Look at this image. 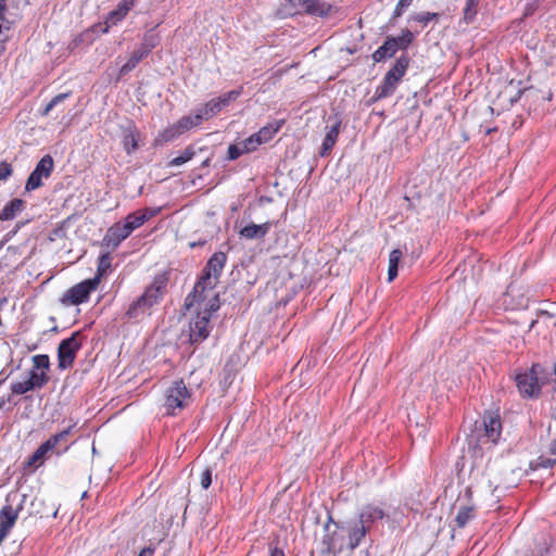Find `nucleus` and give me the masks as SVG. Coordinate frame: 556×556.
Listing matches in <instances>:
<instances>
[{"label": "nucleus", "mask_w": 556, "mask_h": 556, "mask_svg": "<svg viewBox=\"0 0 556 556\" xmlns=\"http://www.w3.org/2000/svg\"><path fill=\"white\" fill-rule=\"evenodd\" d=\"M167 282L168 277L165 273L156 275L144 292L129 306L126 316L129 319H139L149 314L150 308L163 298Z\"/></svg>", "instance_id": "nucleus-1"}, {"label": "nucleus", "mask_w": 556, "mask_h": 556, "mask_svg": "<svg viewBox=\"0 0 556 556\" xmlns=\"http://www.w3.org/2000/svg\"><path fill=\"white\" fill-rule=\"evenodd\" d=\"M226 260L227 256L223 252L213 254L205 266L203 276L194 286L195 296H200V299H202V294L205 291L212 292V290L215 289L218 278L225 266Z\"/></svg>", "instance_id": "nucleus-2"}, {"label": "nucleus", "mask_w": 556, "mask_h": 556, "mask_svg": "<svg viewBox=\"0 0 556 556\" xmlns=\"http://www.w3.org/2000/svg\"><path fill=\"white\" fill-rule=\"evenodd\" d=\"M192 401L191 391L182 380L174 381L165 391L163 407L167 415L175 416Z\"/></svg>", "instance_id": "nucleus-3"}, {"label": "nucleus", "mask_w": 556, "mask_h": 556, "mask_svg": "<svg viewBox=\"0 0 556 556\" xmlns=\"http://www.w3.org/2000/svg\"><path fill=\"white\" fill-rule=\"evenodd\" d=\"M409 64L407 55H401L386 74L382 84L377 88L376 93L378 98H387L391 96L402 77L405 75Z\"/></svg>", "instance_id": "nucleus-4"}, {"label": "nucleus", "mask_w": 556, "mask_h": 556, "mask_svg": "<svg viewBox=\"0 0 556 556\" xmlns=\"http://www.w3.org/2000/svg\"><path fill=\"white\" fill-rule=\"evenodd\" d=\"M543 368L534 364L528 371L516 376V384L523 397H536L540 394V375Z\"/></svg>", "instance_id": "nucleus-5"}, {"label": "nucleus", "mask_w": 556, "mask_h": 556, "mask_svg": "<svg viewBox=\"0 0 556 556\" xmlns=\"http://www.w3.org/2000/svg\"><path fill=\"white\" fill-rule=\"evenodd\" d=\"M99 277L87 279L68 289L61 301L65 305H78L88 300L89 294L97 289Z\"/></svg>", "instance_id": "nucleus-6"}, {"label": "nucleus", "mask_w": 556, "mask_h": 556, "mask_svg": "<svg viewBox=\"0 0 556 556\" xmlns=\"http://www.w3.org/2000/svg\"><path fill=\"white\" fill-rule=\"evenodd\" d=\"M79 332H74L70 338L61 341L58 348L59 367L66 369L71 367L75 361L76 353L80 349Z\"/></svg>", "instance_id": "nucleus-7"}, {"label": "nucleus", "mask_w": 556, "mask_h": 556, "mask_svg": "<svg viewBox=\"0 0 556 556\" xmlns=\"http://www.w3.org/2000/svg\"><path fill=\"white\" fill-rule=\"evenodd\" d=\"M54 168V162L51 155L47 154L40 159L35 169L30 173L26 185V191H33L42 186V179L49 178Z\"/></svg>", "instance_id": "nucleus-8"}, {"label": "nucleus", "mask_w": 556, "mask_h": 556, "mask_svg": "<svg viewBox=\"0 0 556 556\" xmlns=\"http://www.w3.org/2000/svg\"><path fill=\"white\" fill-rule=\"evenodd\" d=\"M483 434L479 438L482 444H495L502 432V424L497 413H486L483 416L482 424Z\"/></svg>", "instance_id": "nucleus-9"}, {"label": "nucleus", "mask_w": 556, "mask_h": 556, "mask_svg": "<svg viewBox=\"0 0 556 556\" xmlns=\"http://www.w3.org/2000/svg\"><path fill=\"white\" fill-rule=\"evenodd\" d=\"M186 305L188 307L195 305L198 312H207L211 314L219 307L218 294L213 289L212 292L205 291L202 294V299H200V296L194 295L193 291L192 294L187 296Z\"/></svg>", "instance_id": "nucleus-10"}, {"label": "nucleus", "mask_w": 556, "mask_h": 556, "mask_svg": "<svg viewBox=\"0 0 556 556\" xmlns=\"http://www.w3.org/2000/svg\"><path fill=\"white\" fill-rule=\"evenodd\" d=\"M190 341L192 343L203 341L210 333V313L198 312L190 320Z\"/></svg>", "instance_id": "nucleus-11"}, {"label": "nucleus", "mask_w": 556, "mask_h": 556, "mask_svg": "<svg viewBox=\"0 0 556 556\" xmlns=\"http://www.w3.org/2000/svg\"><path fill=\"white\" fill-rule=\"evenodd\" d=\"M282 121H275L262 127L256 134H253L247 139V144H255V149L265 142H268L282 126Z\"/></svg>", "instance_id": "nucleus-12"}, {"label": "nucleus", "mask_w": 556, "mask_h": 556, "mask_svg": "<svg viewBox=\"0 0 556 556\" xmlns=\"http://www.w3.org/2000/svg\"><path fill=\"white\" fill-rule=\"evenodd\" d=\"M346 532L349 538L346 547L353 551L361 544L368 529L356 519L348 523Z\"/></svg>", "instance_id": "nucleus-13"}, {"label": "nucleus", "mask_w": 556, "mask_h": 556, "mask_svg": "<svg viewBox=\"0 0 556 556\" xmlns=\"http://www.w3.org/2000/svg\"><path fill=\"white\" fill-rule=\"evenodd\" d=\"M130 233L131 231L127 229L125 223H116L108 229L104 241L109 247L116 248L122 241L128 238Z\"/></svg>", "instance_id": "nucleus-14"}, {"label": "nucleus", "mask_w": 556, "mask_h": 556, "mask_svg": "<svg viewBox=\"0 0 556 556\" xmlns=\"http://www.w3.org/2000/svg\"><path fill=\"white\" fill-rule=\"evenodd\" d=\"M341 121L337 117L333 118V122L331 125L326 126V136L324 138L321 149L319 154L321 156H326L330 153L333 146L337 142L339 131H340Z\"/></svg>", "instance_id": "nucleus-15"}, {"label": "nucleus", "mask_w": 556, "mask_h": 556, "mask_svg": "<svg viewBox=\"0 0 556 556\" xmlns=\"http://www.w3.org/2000/svg\"><path fill=\"white\" fill-rule=\"evenodd\" d=\"M326 534L321 540V549L323 554H338L343 551L344 542L342 538L336 535V533H329V523L325 526Z\"/></svg>", "instance_id": "nucleus-16"}, {"label": "nucleus", "mask_w": 556, "mask_h": 556, "mask_svg": "<svg viewBox=\"0 0 556 556\" xmlns=\"http://www.w3.org/2000/svg\"><path fill=\"white\" fill-rule=\"evenodd\" d=\"M386 516L382 508L375 506V505H366L362 508L358 520L368 529L370 530L371 526L378 521L383 519Z\"/></svg>", "instance_id": "nucleus-17"}, {"label": "nucleus", "mask_w": 556, "mask_h": 556, "mask_svg": "<svg viewBox=\"0 0 556 556\" xmlns=\"http://www.w3.org/2000/svg\"><path fill=\"white\" fill-rule=\"evenodd\" d=\"M304 10L312 15L327 16L333 7L324 0H298Z\"/></svg>", "instance_id": "nucleus-18"}, {"label": "nucleus", "mask_w": 556, "mask_h": 556, "mask_svg": "<svg viewBox=\"0 0 556 556\" xmlns=\"http://www.w3.org/2000/svg\"><path fill=\"white\" fill-rule=\"evenodd\" d=\"M18 516V509L11 505H4L0 510V532L5 536L9 530L14 526Z\"/></svg>", "instance_id": "nucleus-19"}, {"label": "nucleus", "mask_w": 556, "mask_h": 556, "mask_svg": "<svg viewBox=\"0 0 556 556\" xmlns=\"http://www.w3.org/2000/svg\"><path fill=\"white\" fill-rule=\"evenodd\" d=\"M400 45L399 40H395L394 37L388 38L384 43L372 53L374 61L381 62L388 58H392L400 49Z\"/></svg>", "instance_id": "nucleus-20"}, {"label": "nucleus", "mask_w": 556, "mask_h": 556, "mask_svg": "<svg viewBox=\"0 0 556 556\" xmlns=\"http://www.w3.org/2000/svg\"><path fill=\"white\" fill-rule=\"evenodd\" d=\"M270 226V223L250 224L240 230V236L248 240L262 239L268 233Z\"/></svg>", "instance_id": "nucleus-21"}, {"label": "nucleus", "mask_w": 556, "mask_h": 556, "mask_svg": "<svg viewBox=\"0 0 556 556\" xmlns=\"http://www.w3.org/2000/svg\"><path fill=\"white\" fill-rule=\"evenodd\" d=\"M73 426H68L64 430L60 431L59 433L51 435L47 441L52 446L53 450H55L56 454H61L62 452H65L68 450V442L67 438L71 434Z\"/></svg>", "instance_id": "nucleus-22"}, {"label": "nucleus", "mask_w": 556, "mask_h": 556, "mask_svg": "<svg viewBox=\"0 0 556 556\" xmlns=\"http://www.w3.org/2000/svg\"><path fill=\"white\" fill-rule=\"evenodd\" d=\"M52 453H55V450L52 448V446L49 444L48 441H45L34 452V454L29 458L28 464L38 467V466L42 465L45 463V460L48 459Z\"/></svg>", "instance_id": "nucleus-23"}, {"label": "nucleus", "mask_w": 556, "mask_h": 556, "mask_svg": "<svg viewBox=\"0 0 556 556\" xmlns=\"http://www.w3.org/2000/svg\"><path fill=\"white\" fill-rule=\"evenodd\" d=\"M25 203L21 199H13L0 212V220H11L23 211Z\"/></svg>", "instance_id": "nucleus-24"}, {"label": "nucleus", "mask_w": 556, "mask_h": 556, "mask_svg": "<svg viewBox=\"0 0 556 556\" xmlns=\"http://www.w3.org/2000/svg\"><path fill=\"white\" fill-rule=\"evenodd\" d=\"M202 117L199 115L198 111L194 112L193 115L184 116L176 122V125L179 131L182 134L191 130L192 128L199 126L202 123Z\"/></svg>", "instance_id": "nucleus-25"}, {"label": "nucleus", "mask_w": 556, "mask_h": 556, "mask_svg": "<svg viewBox=\"0 0 556 556\" xmlns=\"http://www.w3.org/2000/svg\"><path fill=\"white\" fill-rule=\"evenodd\" d=\"M181 135L179 131L176 123L173 125H169L165 129L159 132V135L155 138L156 144H164L166 142L173 141L176 138H178Z\"/></svg>", "instance_id": "nucleus-26"}, {"label": "nucleus", "mask_w": 556, "mask_h": 556, "mask_svg": "<svg viewBox=\"0 0 556 556\" xmlns=\"http://www.w3.org/2000/svg\"><path fill=\"white\" fill-rule=\"evenodd\" d=\"M144 56H147V51H142L140 48L132 51L128 61L121 67L119 74L123 76L132 71Z\"/></svg>", "instance_id": "nucleus-27"}, {"label": "nucleus", "mask_w": 556, "mask_h": 556, "mask_svg": "<svg viewBox=\"0 0 556 556\" xmlns=\"http://www.w3.org/2000/svg\"><path fill=\"white\" fill-rule=\"evenodd\" d=\"M220 102L217 99H213L205 103L202 108L198 109L199 115H201L202 121L208 119L212 116L216 115L222 110Z\"/></svg>", "instance_id": "nucleus-28"}, {"label": "nucleus", "mask_w": 556, "mask_h": 556, "mask_svg": "<svg viewBox=\"0 0 556 556\" xmlns=\"http://www.w3.org/2000/svg\"><path fill=\"white\" fill-rule=\"evenodd\" d=\"M255 150V144H252L250 143L249 146L247 144V139L240 143V146L238 144H230L229 148H228V159L229 160H236L238 159L241 154L245 153V152H251Z\"/></svg>", "instance_id": "nucleus-29"}, {"label": "nucleus", "mask_w": 556, "mask_h": 556, "mask_svg": "<svg viewBox=\"0 0 556 556\" xmlns=\"http://www.w3.org/2000/svg\"><path fill=\"white\" fill-rule=\"evenodd\" d=\"M402 257V252L397 249L393 250L389 255L388 280L392 281L397 276V266Z\"/></svg>", "instance_id": "nucleus-30"}, {"label": "nucleus", "mask_w": 556, "mask_h": 556, "mask_svg": "<svg viewBox=\"0 0 556 556\" xmlns=\"http://www.w3.org/2000/svg\"><path fill=\"white\" fill-rule=\"evenodd\" d=\"M475 517V510L471 506L459 507L455 521L459 528H464Z\"/></svg>", "instance_id": "nucleus-31"}, {"label": "nucleus", "mask_w": 556, "mask_h": 556, "mask_svg": "<svg viewBox=\"0 0 556 556\" xmlns=\"http://www.w3.org/2000/svg\"><path fill=\"white\" fill-rule=\"evenodd\" d=\"M27 379H28L29 383H34L35 389H41L43 386H46L48 383L49 376L47 372L31 369L29 371V376Z\"/></svg>", "instance_id": "nucleus-32"}, {"label": "nucleus", "mask_w": 556, "mask_h": 556, "mask_svg": "<svg viewBox=\"0 0 556 556\" xmlns=\"http://www.w3.org/2000/svg\"><path fill=\"white\" fill-rule=\"evenodd\" d=\"M124 223L127 225V229H129L132 232L134 230L141 227L146 222L144 216L140 215V213L136 211L131 214H128Z\"/></svg>", "instance_id": "nucleus-33"}, {"label": "nucleus", "mask_w": 556, "mask_h": 556, "mask_svg": "<svg viewBox=\"0 0 556 556\" xmlns=\"http://www.w3.org/2000/svg\"><path fill=\"white\" fill-rule=\"evenodd\" d=\"M50 367L49 356L46 354H38L33 356V369L48 374Z\"/></svg>", "instance_id": "nucleus-34"}, {"label": "nucleus", "mask_w": 556, "mask_h": 556, "mask_svg": "<svg viewBox=\"0 0 556 556\" xmlns=\"http://www.w3.org/2000/svg\"><path fill=\"white\" fill-rule=\"evenodd\" d=\"M193 155H194V150H193V148H192V147H188V148H186V149L184 150V152H182L180 155H178V156L174 157V159L168 163V165H169V166H180V165H182V164L187 163L188 161H190V160L193 157Z\"/></svg>", "instance_id": "nucleus-35"}, {"label": "nucleus", "mask_w": 556, "mask_h": 556, "mask_svg": "<svg viewBox=\"0 0 556 556\" xmlns=\"http://www.w3.org/2000/svg\"><path fill=\"white\" fill-rule=\"evenodd\" d=\"M35 390L34 383H29L28 379L12 383L11 391L13 394L21 395L28 391Z\"/></svg>", "instance_id": "nucleus-36"}, {"label": "nucleus", "mask_w": 556, "mask_h": 556, "mask_svg": "<svg viewBox=\"0 0 556 556\" xmlns=\"http://www.w3.org/2000/svg\"><path fill=\"white\" fill-rule=\"evenodd\" d=\"M11 24L9 21L0 22V55L5 49V43L10 37Z\"/></svg>", "instance_id": "nucleus-37"}, {"label": "nucleus", "mask_w": 556, "mask_h": 556, "mask_svg": "<svg viewBox=\"0 0 556 556\" xmlns=\"http://www.w3.org/2000/svg\"><path fill=\"white\" fill-rule=\"evenodd\" d=\"M479 1L480 0H466V7L464 9V18L467 23H470L475 18Z\"/></svg>", "instance_id": "nucleus-38"}, {"label": "nucleus", "mask_w": 556, "mask_h": 556, "mask_svg": "<svg viewBox=\"0 0 556 556\" xmlns=\"http://www.w3.org/2000/svg\"><path fill=\"white\" fill-rule=\"evenodd\" d=\"M157 42H159L157 36L152 33H149V34H146V36L143 38V42L141 43V46L139 48L142 51H147V55H148L151 52V50L157 45Z\"/></svg>", "instance_id": "nucleus-39"}, {"label": "nucleus", "mask_w": 556, "mask_h": 556, "mask_svg": "<svg viewBox=\"0 0 556 556\" xmlns=\"http://www.w3.org/2000/svg\"><path fill=\"white\" fill-rule=\"evenodd\" d=\"M70 94H71L70 92H63V93H59L55 97H53L51 99V101L46 105L42 114L48 115L56 105H59L65 99H67L70 97Z\"/></svg>", "instance_id": "nucleus-40"}, {"label": "nucleus", "mask_w": 556, "mask_h": 556, "mask_svg": "<svg viewBox=\"0 0 556 556\" xmlns=\"http://www.w3.org/2000/svg\"><path fill=\"white\" fill-rule=\"evenodd\" d=\"M123 143L127 153H130L137 149V139L131 131H128L124 135Z\"/></svg>", "instance_id": "nucleus-41"}, {"label": "nucleus", "mask_w": 556, "mask_h": 556, "mask_svg": "<svg viewBox=\"0 0 556 556\" xmlns=\"http://www.w3.org/2000/svg\"><path fill=\"white\" fill-rule=\"evenodd\" d=\"M111 267V256L109 254H103L99 258L98 264V275L96 277H101L106 273V270Z\"/></svg>", "instance_id": "nucleus-42"}, {"label": "nucleus", "mask_w": 556, "mask_h": 556, "mask_svg": "<svg viewBox=\"0 0 556 556\" xmlns=\"http://www.w3.org/2000/svg\"><path fill=\"white\" fill-rule=\"evenodd\" d=\"M240 96L239 90H231L226 92L225 94L217 98L218 102H220L222 108L228 105L231 101L236 100Z\"/></svg>", "instance_id": "nucleus-43"}, {"label": "nucleus", "mask_w": 556, "mask_h": 556, "mask_svg": "<svg viewBox=\"0 0 556 556\" xmlns=\"http://www.w3.org/2000/svg\"><path fill=\"white\" fill-rule=\"evenodd\" d=\"M437 13H430V12H422L414 16V20L422 23L424 25H427L429 22H431L433 18H437Z\"/></svg>", "instance_id": "nucleus-44"}, {"label": "nucleus", "mask_w": 556, "mask_h": 556, "mask_svg": "<svg viewBox=\"0 0 556 556\" xmlns=\"http://www.w3.org/2000/svg\"><path fill=\"white\" fill-rule=\"evenodd\" d=\"M200 483L203 489H207L212 483V471L206 468L202 471L200 477Z\"/></svg>", "instance_id": "nucleus-45"}, {"label": "nucleus", "mask_w": 556, "mask_h": 556, "mask_svg": "<svg viewBox=\"0 0 556 556\" xmlns=\"http://www.w3.org/2000/svg\"><path fill=\"white\" fill-rule=\"evenodd\" d=\"M138 212L140 215L144 216V222H147L150 218L156 216L161 212V207H146L143 210H139Z\"/></svg>", "instance_id": "nucleus-46"}, {"label": "nucleus", "mask_w": 556, "mask_h": 556, "mask_svg": "<svg viewBox=\"0 0 556 556\" xmlns=\"http://www.w3.org/2000/svg\"><path fill=\"white\" fill-rule=\"evenodd\" d=\"M12 175V166L7 162H0V180H7Z\"/></svg>", "instance_id": "nucleus-47"}, {"label": "nucleus", "mask_w": 556, "mask_h": 556, "mask_svg": "<svg viewBox=\"0 0 556 556\" xmlns=\"http://www.w3.org/2000/svg\"><path fill=\"white\" fill-rule=\"evenodd\" d=\"M126 15L118 11L117 9L110 13L106 23L110 25H115L119 21H122Z\"/></svg>", "instance_id": "nucleus-48"}, {"label": "nucleus", "mask_w": 556, "mask_h": 556, "mask_svg": "<svg viewBox=\"0 0 556 556\" xmlns=\"http://www.w3.org/2000/svg\"><path fill=\"white\" fill-rule=\"evenodd\" d=\"M126 15L118 11L117 9L110 13L106 23L110 25H115L119 21H122Z\"/></svg>", "instance_id": "nucleus-49"}, {"label": "nucleus", "mask_w": 556, "mask_h": 556, "mask_svg": "<svg viewBox=\"0 0 556 556\" xmlns=\"http://www.w3.org/2000/svg\"><path fill=\"white\" fill-rule=\"evenodd\" d=\"M413 0H400L395 7L393 16L399 17L403 14L405 8L409 7Z\"/></svg>", "instance_id": "nucleus-50"}, {"label": "nucleus", "mask_w": 556, "mask_h": 556, "mask_svg": "<svg viewBox=\"0 0 556 556\" xmlns=\"http://www.w3.org/2000/svg\"><path fill=\"white\" fill-rule=\"evenodd\" d=\"M412 39L413 35L410 31H406L403 36L395 38V40H399L401 43L400 49L406 48L410 43Z\"/></svg>", "instance_id": "nucleus-51"}, {"label": "nucleus", "mask_w": 556, "mask_h": 556, "mask_svg": "<svg viewBox=\"0 0 556 556\" xmlns=\"http://www.w3.org/2000/svg\"><path fill=\"white\" fill-rule=\"evenodd\" d=\"M134 4V0H124L117 8L118 11L124 13V15H127L128 11Z\"/></svg>", "instance_id": "nucleus-52"}, {"label": "nucleus", "mask_w": 556, "mask_h": 556, "mask_svg": "<svg viewBox=\"0 0 556 556\" xmlns=\"http://www.w3.org/2000/svg\"><path fill=\"white\" fill-rule=\"evenodd\" d=\"M155 552V548L153 546H147L144 547L138 556H153Z\"/></svg>", "instance_id": "nucleus-53"}, {"label": "nucleus", "mask_w": 556, "mask_h": 556, "mask_svg": "<svg viewBox=\"0 0 556 556\" xmlns=\"http://www.w3.org/2000/svg\"><path fill=\"white\" fill-rule=\"evenodd\" d=\"M7 11V0H0V22H4V13Z\"/></svg>", "instance_id": "nucleus-54"}, {"label": "nucleus", "mask_w": 556, "mask_h": 556, "mask_svg": "<svg viewBox=\"0 0 556 556\" xmlns=\"http://www.w3.org/2000/svg\"><path fill=\"white\" fill-rule=\"evenodd\" d=\"M270 556H285V553L281 548L273 547L270 549Z\"/></svg>", "instance_id": "nucleus-55"}, {"label": "nucleus", "mask_w": 556, "mask_h": 556, "mask_svg": "<svg viewBox=\"0 0 556 556\" xmlns=\"http://www.w3.org/2000/svg\"><path fill=\"white\" fill-rule=\"evenodd\" d=\"M552 452L553 454L556 455V439L553 441V444H552Z\"/></svg>", "instance_id": "nucleus-56"}, {"label": "nucleus", "mask_w": 556, "mask_h": 556, "mask_svg": "<svg viewBox=\"0 0 556 556\" xmlns=\"http://www.w3.org/2000/svg\"><path fill=\"white\" fill-rule=\"evenodd\" d=\"M488 488H489L490 492L493 493L497 486L492 488L491 482L489 481Z\"/></svg>", "instance_id": "nucleus-57"}, {"label": "nucleus", "mask_w": 556, "mask_h": 556, "mask_svg": "<svg viewBox=\"0 0 556 556\" xmlns=\"http://www.w3.org/2000/svg\"><path fill=\"white\" fill-rule=\"evenodd\" d=\"M208 163H210V160H208V159H206V160L202 163V166H207V165H208Z\"/></svg>", "instance_id": "nucleus-58"}]
</instances>
